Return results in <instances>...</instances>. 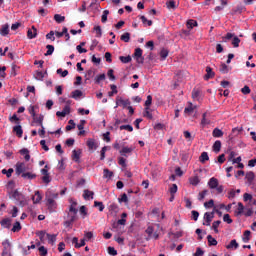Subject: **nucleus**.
<instances>
[{
	"instance_id": "1",
	"label": "nucleus",
	"mask_w": 256,
	"mask_h": 256,
	"mask_svg": "<svg viewBox=\"0 0 256 256\" xmlns=\"http://www.w3.org/2000/svg\"><path fill=\"white\" fill-rule=\"evenodd\" d=\"M69 203L71 204L69 206L66 221H64V227H66V229H71V227H73V223L77 220V213H79V210L77 209V201L70 199Z\"/></svg>"
},
{
	"instance_id": "2",
	"label": "nucleus",
	"mask_w": 256,
	"mask_h": 256,
	"mask_svg": "<svg viewBox=\"0 0 256 256\" xmlns=\"http://www.w3.org/2000/svg\"><path fill=\"white\" fill-rule=\"evenodd\" d=\"M55 199H59V193L53 191L46 192V205L49 211H55L57 209V202Z\"/></svg>"
},
{
	"instance_id": "3",
	"label": "nucleus",
	"mask_w": 256,
	"mask_h": 256,
	"mask_svg": "<svg viewBox=\"0 0 256 256\" xmlns=\"http://www.w3.org/2000/svg\"><path fill=\"white\" fill-rule=\"evenodd\" d=\"M12 197L20 203L21 207H25V205H27V202L25 201V196L21 194V192L14 190L12 192Z\"/></svg>"
},
{
	"instance_id": "4",
	"label": "nucleus",
	"mask_w": 256,
	"mask_h": 256,
	"mask_svg": "<svg viewBox=\"0 0 256 256\" xmlns=\"http://www.w3.org/2000/svg\"><path fill=\"white\" fill-rule=\"evenodd\" d=\"M42 181L46 185H49L51 181V175H49V165H45L43 169H41Z\"/></svg>"
},
{
	"instance_id": "5",
	"label": "nucleus",
	"mask_w": 256,
	"mask_h": 256,
	"mask_svg": "<svg viewBox=\"0 0 256 256\" xmlns=\"http://www.w3.org/2000/svg\"><path fill=\"white\" fill-rule=\"evenodd\" d=\"M215 217V211H212V212H206L204 214V221L203 222V225H206V227H209L211 225V221H213Z\"/></svg>"
},
{
	"instance_id": "6",
	"label": "nucleus",
	"mask_w": 256,
	"mask_h": 256,
	"mask_svg": "<svg viewBox=\"0 0 256 256\" xmlns=\"http://www.w3.org/2000/svg\"><path fill=\"white\" fill-rule=\"evenodd\" d=\"M4 249L2 252V256H11V243L6 240L2 243Z\"/></svg>"
},
{
	"instance_id": "7",
	"label": "nucleus",
	"mask_w": 256,
	"mask_h": 256,
	"mask_svg": "<svg viewBox=\"0 0 256 256\" xmlns=\"http://www.w3.org/2000/svg\"><path fill=\"white\" fill-rule=\"evenodd\" d=\"M27 171V167L25 166V163L18 162L16 164V175H23Z\"/></svg>"
},
{
	"instance_id": "8",
	"label": "nucleus",
	"mask_w": 256,
	"mask_h": 256,
	"mask_svg": "<svg viewBox=\"0 0 256 256\" xmlns=\"http://www.w3.org/2000/svg\"><path fill=\"white\" fill-rule=\"evenodd\" d=\"M244 213H245V206L243 205V203L238 202V206L234 211V214L236 215V217H241V215H244Z\"/></svg>"
},
{
	"instance_id": "9",
	"label": "nucleus",
	"mask_w": 256,
	"mask_h": 256,
	"mask_svg": "<svg viewBox=\"0 0 256 256\" xmlns=\"http://www.w3.org/2000/svg\"><path fill=\"white\" fill-rule=\"evenodd\" d=\"M119 105H122V107L125 109L128 105H131V101L129 99L124 100L123 98L117 97L116 98V107H119Z\"/></svg>"
},
{
	"instance_id": "10",
	"label": "nucleus",
	"mask_w": 256,
	"mask_h": 256,
	"mask_svg": "<svg viewBox=\"0 0 256 256\" xmlns=\"http://www.w3.org/2000/svg\"><path fill=\"white\" fill-rule=\"evenodd\" d=\"M69 113H71V106L66 105V106L63 108V111H58V112H56V116H57V117H65L66 115H69Z\"/></svg>"
},
{
	"instance_id": "11",
	"label": "nucleus",
	"mask_w": 256,
	"mask_h": 256,
	"mask_svg": "<svg viewBox=\"0 0 256 256\" xmlns=\"http://www.w3.org/2000/svg\"><path fill=\"white\" fill-rule=\"evenodd\" d=\"M33 119V123H36L37 125H39V127H43V120L45 119V116H43V114H40L39 116L35 115L34 117H32Z\"/></svg>"
},
{
	"instance_id": "12",
	"label": "nucleus",
	"mask_w": 256,
	"mask_h": 256,
	"mask_svg": "<svg viewBox=\"0 0 256 256\" xmlns=\"http://www.w3.org/2000/svg\"><path fill=\"white\" fill-rule=\"evenodd\" d=\"M208 187L210 189H217V187H219V180L215 177L210 178L208 181Z\"/></svg>"
},
{
	"instance_id": "13",
	"label": "nucleus",
	"mask_w": 256,
	"mask_h": 256,
	"mask_svg": "<svg viewBox=\"0 0 256 256\" xmlns=\"http://www.w3.org/2000/svg\"><path fill=\"white\" fill-rule=\"evenodd\" d=\"M215 77V72L210 66L206 67V75L204 76L205 81H209V79H213Z\"/></svg>"
},
{
	"instance_id": "14",
	"label": "nucleus",
	"mask_w": 256,
	"mask_h": 256,
	"mask_svg": "<svg viewBox=\"0 0 256 256\" xmlns=\"http://www.w3.org/2000/svg\"><path fill=\"white\" fill-rule=\"evenodd\" d=\"M72 243L75 245L76 249H80V247H85V239H81L79 243V238L74 237L72 239Z\"/></svg>"
},
{
	"instance_id": "15",
	"label": "nucleus",
	"mask_w": 256,
	"mask_h": 256,
	"mask_svg": "<svg viewBox=\"0 0 256 256\" xmlns=\"http://www.w3.org/2000/svg\"><path fill=\"white\" fill-rule=\"evenodd\" d=\"M81 153H82L81 149L72 151V159L73 161H75V163H79L81 159Z\"/></svg>"
},
{
	"instance_id": "16",
	"label": "nucleus",
	"mask_w": 256,
	"mask_h": 256,
	"mask_svg": "<svg viewBox=\"0 0 256 256\" xmlns=\"http://www.w3.org/2000/svg\"><path fill=\"white\" fill-rule=\"evenodd\" d=\"M27 37L28 39H35L37 37V28L35 26H32V29H28Z\"/></svg>"
},
{
	"instance_id": "17",
	"label": "nucleus",
	"mask_w": 256,
	"mask_h": 256,
	"mask_svg": "<svg viewBox=\"0 0 256 256\" xmlns=\"http://www.w3.org/2000/svg\"><path fill=\"white\" fill-rule=\"evenodd\" d=\"M21 177L23 179H29L31 181L33 179H37V174L32 173V172H24V173H22Z\"/></svg>"
},
{
	"instance_id": "18",
	"label": "nucleus",
	"mask_w": 256,
	"mask_h": 256,
	"mask_svg": "<svg viewBox=\"0 0 256 256\" xmlns=\"http://www.w3.org/2000/svg\"><path fill=\"white\" fill-rule=\"evenodd\" d=\"M94 195H95V192L90 191L88 189L84 190L83 197L85 201H89V199H93Z\"/></svg>"
},
{
	"instance_id": "19",
	"label": "nucleus",
	"mask_w": 256,
	"mask_h": 256,
	"mask_svg": "<svg viewBox=\"0 0 256 256\" xmlns=\"http://www.w3.org/2000/svg\"><path fill=\"white\" fill-rule=\"evenodd\" d=\"M0 35L2 37H7V35H9V24L2 25L0 28Z\"/></svg>"
},
{
	"instance_id": "20",
	"label": "nucleus",
	"mask_w": 256,
	"mask_h": 256,
	"mask_svg": "<svg viewBox=\"0 0 256 256\" xmlns=\"http://www.w3.org/2000/svg\"><path fill=\"white\" fill-rule=\"evenodd\" d=\"M13 133L19 138L23 137V127H21V125L14 126Z\"/></svg>"
},
{
	"instance_id": "21",
	"label": "nucleus",
	"mask_w": 256,
	"mask_h": 256,
	"mask_svg": "<svg viewBox=\"0 0 256 256\" xmlns=\"http://www.w3.org/2000/svg\"><path fill=\"white\" fill-rule=\"evenodd\" d=\"M133 149V147H123L120 150V155H122V157H127V154L133 153Z\"/></svg>"
},
{
	"instance_id": "22",
	"label": "nucleus",
	"mask_w": 256,
	"mask_h": 256,
	"mask_svg": "<svg viewBox=\"0 0 256 256\" xmlns=\"http://www.w3.org/2000/svg\"><path fill=\"white\" fill-rule=\"evenodd\" d=\"M20 155L24 156L25 161H30L31 155L29 154V149L23 148L20 150Z\"/></svg>"
},
{
	"instance_id": "23",
	"label": "nucleus",
	"mask_w": 256,
	"mask_h": 256,
	"mask_svg": "<svg viewBox=\"0 0 256 256\" xmlns=\"http://www.w3.org/2000/svg\"><path fill=\"white\" fill-rule=\"evenodd\" d=\"M41 199H43V196H41L39 191H36L35 195L32 196V201L34 204L41 203Z\"/></svg>"
},
{
	"instance_id": "24",
	"label": "nucleus",
	"mask_w": 256,
	"mask_h": 256,
	"mask_svg": "<svg viewBox=\"0 0 256 256\" xmlns=\"http://www.w3.org/2000/svg\"><path fill=\"white\" fill-rule=\"evenodd\" d=\"M212 149H213L214 153H219V151H221V141L216 140L212 146Z\"/></svg>"
},
{
	"instance_id": "25",
	"label": "nucleus",
	"mask_w": 256,
	"mask_h": 256,
	"mask_svg": "<svg viewBox=\"0 0 256 256\" xmlns=\"http://www.w3.org/2000/svg\"><path fill=\"white\" fill-rule=\"evenodd\" d=\"M110 89L111 91L108 92V97H113V95H117V93H119V91L117 90V85L115 84H111Z\"/></svg>"
},
{
	"instance_id": "26",
	"label": "nucleus",
	"mask_w": 256,
	"mask_h": 256,
	"mask_svg": "<svg viewBox=\"0 0 256 256\" xmlns=\"http://www.w3.org/2000/svg\"><path fill=\"white\" fill-rule=\"evenodd\" d=\"M226 249H239V243H237V240H231L229 245L226 246Z\"/></svg>"
},
{
	"instance_id": "27",
	"label": "nucleus",
	"mask_w": 256,
	"mask_h": 256,
	"mask_svg": "<svg viewBox=\"0 0 256 256\" xmlns=\"http://www.w3.org/2000/svg\"><path fill=\"white\" fill-rule=\"evenodd\" d=\"M207 240H208V245H209V247H215V246H217V239L213 238V236L208 235V236H207Z\"/></svg>"
},
{
	"instance_id": "28",
	"label": "nucleus",
	"mask_w": 256,
	"mask_h": 256,
	"mask_svg": "<svg viewBox=\"0 0 256 256\" xmlns=\"http://www.w3.org/2000/svg\"><path fill=\"white\" fill-rule=\"evenodd\" d=\"M120 39H121V41H124V43H129V41H131V33L126 32V33L122 34Z\"/></svg>"
},
{
	"instance_id": "29",
	"label": "nucleus",
	"mask_w": 256,
	"mask_h": 256,
	"mask_svg": "<svg viewBox=\"0 0 256 256\" xmlns=\"http://www.w3.org/2000/svg\"><path fill=\"white\" fill-rule=\"evenodd\" d=\"M15 172V170L13 168H10V169H3L2 170V175H6V177L8 179H10V177H12L13 173Z\"/></svg>"
},
{
	"instance_id": "30",
	"label": "nucleus",
	"mask_w": 256,
	"mask_h": 256,
	"mask_svg": "<svg viewBox=\"0 0 256 256\" xmlns=\"http://www.w3.org/2000/svg\"><path fill=\"white\" fill-rule=\"evenodd\" d=\"M1 225L2 227H5L6 229H9V227H11V219L10 218H5L3 220H1Z\"/></svg>"
},
{
	"instance_id": "31",
	"label": "nucleus",
	"mask_w": 256,
	"mask_h": 256,
	"mask_svg": "<svg viewBox=\"0 0 256 256\" xmlns=\"http://www.w3.org/2000/svg\"><path fill=\"white\" fill-rule=\"evenodd\" d=\"M190 185L197 186L198 183H201V179H199V176H193L189 178Z\"/></svg>"
},
{
	"instance_id": "32",
	"label": "nucleus",
	"mask_w": 256,
	"mask_h": 256,
	"mask_svg": "<svg viewBox=\"0 0 256 256\" xmlns=\"http://www.w3.org/2000/svg\"><path fill=\"white\" fill-rule=\"evenodd\" d=\"M200 163H205V161H209V154L207 152H202L199 157Z\"/></svg>"
},
{
	"instance_id": "33",
	"label": "nucleus",
	"mask_w": 256,
	"mask_h": 256,
	"mask_svg": "<svg viewBox=\"0 0 256 256\" xmlns=\"http://www.w3.org/2000/svg\"><path fill=\"white\" fill-rule=\"evenodd\" d=\"M220 225H221V220H217L212 223V229H213L214 233H219Z\"/></svg>"
},
{
	"instance_id": "34",
	"label": "nucleus",
	"mask_w": 256,
	"mask_h": 256,
	"mask_svg": "<svg viewBox=\"0 0 256 256\" xmlns=\"http://www.w3.org/2000/svg\"><path fill=\"white\" fill-rule=\"evenodd\" d=\"M46 237L48 239V243H50L51 245H53V243L57 241V235L55 234H46Z\"/></svg>"
},
{
	"instance_id": "35",
	"label": "nucleus",
	"mask_w": 256,
	"mask_h": 256,
	"mask_svg": "<svg viewBox=\"0 0 256 256\" xmlns=\"http://www.w3.org/2000/svg\"><path fill=\"white\" fill-rule=\"evenodd\" d=\"M245 178L247 179L248 183H253V179H255V173L252 171L247 172Z\"/></svg>"
},
{
	"instance_id": "36",
	"label": "nucleus",
	"mask_w": 256,
	"mask_h": 256,
	"mask_svg": "<svg viewBox=\"0 0 256 256\" xmlns=\"http://www.w3.org/2000/svg\"><path fill=\"white\" fill-rule=\"evenodd\" d=\"M200 96H201V90L200 89H194L192 91V99H196V101H199Z\"/></svg>"
},
{
	"instance_id": "37",
	"label": "nucleus",
	"mask_w": 256,
	"mask_h": 256,
	"mask_svg": "<svg viewBox=\"0 0 256 256\" xmlns=\"http://www.w3.org/2000/svg\"><path fill=\"white\" fill-rule=\"evenodd\" d=\"M93 29L97 38H101L103 36V30L101 29V26H95Z\"/></svg>"
},
{
	"instance_id": "38",
	"label": "nucleus",
	"mask_w": 256,
	"mask_h": 256,
	"mask_svg": "<svg viewBox=\"0 0 256 256\" xmlns=\"http://www.w3.org/2000/svg\"><path fill=\"white\" fill-rule=\"evenodd\" d=\"M104 175V179H111V177H113V171H110L109 169L105 168L103 171Z\"/></svg>"
},
{
	"instance_id": "39",
	"label": "nucleus",
	"mask_w": 256,
	"mask_h": 256,
	"mask_svg": "<svg viewBox=\"0 0 256 256\" xmlns=\"http://www.w3.org/2000/svg\"><path fill=\"white\" fill-rule=\"evenodd\" d=\"M12 231L13 233H19V231H21V223L19 221L14 223Z\"/></svg>"
},
{
	"instance_id": "40",
	"label": "nucleus",
	"mask_w": 256,
	"mask_h": 256,
	"mask_svg": "<svg viewBox=\"0 0 256 256\" xmlns=\"http://www.w3.org/2000/svg\"><path fill=\"white\" fill-rule=\"evenodd\" d=\"M213 137L219 138L223 137V132L219 128H215L212 132Z\"/></svg>"
},
{
	"instance_id": "41",
	"label": "nucleus",
	"mask_w": 256,
	"mask_h": 256,
	"mask_svg": "<svg viewBox=\"0 0 256 256\" xmlns=\"http://www.w3.org/2000/svg\"><path fill=\"white\" fill-rule=\"evenodd\" d=\"M105 79H106L105 74L97 75V76L95 77V83H96V85H99V84L101 83V81H105Z\"/></svg>"
},
{
	"instance_id": "42",
	"label": "nucleus",
	"mask_w": 256,
	"mask_h": 256,
	"mask_svg": "<svg viewBox=\"0 0 256 256\" xmlns=\"http://www.w3.org/2000/svg\"><path fill=\"white\" fill-rule=\"evenodd\" d=\"M87 147H88V149H90V150L97 149V146L95 145V140H93V139H88V141H87Z\"/></svg>"
},
{
	"instance_id": "43",
	"label": "nucleus",
	"mask_w": 256,
	"mask_h": 256,
	"mask_svg": "<svg viewBox=\"0 0 256 256\" xmlns=\"http://www.w3.org/2000/svg\"><path fill=\"white\" fill-rule=\"evenodd\" d=\"M197 109V106H193V103H189V106L185 108L184 113H193Z\"/></svg>"
},
{
	"instance_id": "44",
	"label": "nucleus",
	"mask_w": 256,
	"mask_h": 256,
	"mask_svg": "<svg viewBox=\"0 0 256 256\" xmlns=\"http://www.w3.org/2000/svg\"><path fill=\"white\" fill-rule=\"evenodd\" d=\"M250 237H251V231L249 230L244 231L243 242L249 243V240L251 239Z\"/></svg>"
},
{
	"instance_id": "45",
	"label": "nucleus",
	"mask_w": 256,
	"mask_h": 256,
	"mask_svg": "<svg viewBox=\"0 0 256 256\" xmlns=\"http://www.w3.org/2000/svg\"><path fill=\"white\" fill-rule=\"evenodd\" d=\"M140 19H141L143 25H148V27H151V25H153V21L148 20L147 17H145V16H140Z\"/></svg>"
},
{
	"instance_id": "46",
	"label": "nucleus",
	"mask_w": 256,
	"mask_h": 256,
	"mask_svg": "<svg viewBox=\"0 0 256 256\" xmlns=\"http://www.w3.org/2000/svg\"><path fill=\"white\" fill-rule=\"evenodd\" d=\"M86 79H93L95 77V69H89L85 75Z\"/></svg>"
},
{
	"instance_id": "47",
	"label": "nucleus",
	"mask_w": 256,
	"mask_h": 256,
	"mask_svg": "<svg viewBox=\"0 0 256 256\" xmlns=\"http://www.w3.org/2000/svg\"><path fill=\"white\" fill-rule=\"evenodd\" d=\"M197 20L190 19L187 21L188 29H193V27H197Z\"/></svg>"
},
{
	"instance_id": "48",
	"label": "nucleus",
	"mask_w": 256,
	"mask_h": 256,
	"mask_svg": "<svg viewBox=\"0 0 256 256\" xmlns=\"http://www.w3.org/2000/svg\"><path fill=\"white\" fill-rule=\"evenodd\" d=\"M209 123H210V121L207 120V112H205L202 115L201 125H202V127H205V125H209Z\"/></svg>"
},
{
	"instance_id": "49",
	"label": "nucleus",
	"mask_w": 256,
	"mask_h": 256,
	"mask_svg": "<svg viewBox=\"0 0 256 256\" xmlns=\"http://www.w3.org/2000/svg\"><path fill=\"white\" fill-rule=\"evenodd\" d=\"M152 103H153V96L148 95L145 101V108H151Z\"/></svg>"
},
{
	"instance_id": "50",
	"label": "nucleus",
	"mask_w": 256,
	"mask_h": 256,
	"mask_svg": "<svg viewBox=\"0 0 256 256\" xmlns=\"http://www.w3.org/2000/svg\"><path fill=\"white\" fill-rule=\"evenodd\" d=\"M37 237H39L41 243H45V231H38L36 232Z\"/></svg>"
},
{
	"instance_id": "51",
	"label": "nucleus",
	"mask_w": 256,
	"mask_h": 256,
	"mask_svg": "<svg viewBox=\"0 0 256 256\" xmlns=\"http://www.w3.org/2000/svg\"><path fill=\"white\" fill-rule=\"evenodd\" d=\"M144 117L147 119H153V114L151 113V108H145Z\"/></svg>"
},
{
	"instance_id": "52",
	"label": "nucleus",
	"mask_w": 256,
	"mask_h": 256,
	"mask_svg": "<svg viewBox=\"0 0 256 256\" xmlns=\"http://www.w3.org/2000/svg\"><path fill=\"white\" fill-rule=\"evenodd\" d=\"M54 20L56 21V23H63V21H65V16H61L60 14H55Z\"/></svg>"
},
{
	"instance_id": "53",
	"label": "nucleus",
	"mask_w": 256,
	"mask_h": 256,
	"mask_svg": "<svg viewBox=\"0 0 256 256\" xmlns=\"http://www.w3.org/2000/svg\"><path fill=\"white\" fill-rule=\"evenodd\" d=\"M47 52L45 53L46 56L53 55V51H55V47L53 45L46 46Z\"/></svg>"
},
{
	"instance_id": "54",
	"label": "nucleus",
	"mask_w": 256,
	"mask_h": 256,
	"mask_svg": "<svg viewBox=\"0 0 256 256\" xmlns=\"http://www.w3.org/2000/svg\"><path fill=\"white\" fill-rule=\"evenodd\" d=\"M83 95V92L81 90H75L72 92V99H79Z\"/></svg>"
},
{
	"instance_id": "55",
	"label": "nucleus",
	"mask_w": 256,
	"mask_h": 256,
	"mask_svg": "<svg viewBox=\"0 0 256 256\" xmlns=\"http://www.w3.org/2000/svg\"><path fill=\"white\" fill-rule=\"evenodd\" d=\"M119 60L121 63H131V56H120Z\"/></svg>"
},
{
	"instance_id": "56",
	"label": "nucleus",
	"mask_w": 256,
	"mask_h": 256,
	"mask_svg": "<svg viewBox=\"0 0 256 256\" xmlns=\"http://www.w3.org/2000/svg\"><path fill=\"white\" fill-rule=\"evenodd\" d=\"M167 9H177V6L175 5L174 0H170L166 2Z\"/></svg>"
},
{
	"instance_id": "57",
	"label": "nucleus",
	"mask_w": 256,
	"mask_h": 256,
	"mask_svg": "<svg viewBox=\"0 0 256 256\" xmlns=\"http://www.w3.org/2000/svg\"><path fill=\"white\" fill-rule=\"evenodd\" d=\"M239 43H241V39H239V37L237 36H234L232 40L233 47L235 48L239 47Z\"/></svg>"
},
{
	"instance_id": "58",
	"label": "nucleus",
	"mask_w": 256,
	"mask_h": 256,
	"mask_svg": "<svg viewBox=\"0 0 256 256\" xmlns=\"http://www.w3.org/2000/svg\"><path fill=\"white\" fill-rule=\"evenodd\" d=\"M129 131V133L133 132V126L131 125H122L120 126V131Z\"/></svg>"
},
{
	"instance_id": "59",
	"label": "nucleus",
	"mask_w": 256,
	"mask_h": 256,
	"mask_svg": "<svg viewBox=\"0 0 256 256\" xmlns=\"http://www.w3.org/2000/svg\"><path fill=\"white\" fill-rule=\"evenodd\" d=\"M94 207H98L99 211L102 212L105 209V205H103V202L95 201Z\"/></svg>"
},
{
	"instance_id": "60",
	"label": "nucleus",
	"mask_w": 256,
	"mask_h": 256,
	"mask_svg": "<svg viewBox=\"0 0 256 256\" xmlns=\"http://www.w3.org/2000/svg\"><path fill=\"white\" fill-rule=\"evenodd\" d=\"M68 123L69 125L66 126V131H71L75 129V121L69 120Z\"/></svg>"
},
{
	"instance_id": "61",
	"label": "nucleus",
	"mask_w": 256,
	"mask_h": 256,
	"mask_svg": "<svg viewBox=\"0 0 256 256\" xmlns=\"http://www.w3.org/2000/svg\"><path fill=\"white\" fill-rule=\"evenodd\" d=\"M118 165L121 167H127V160L123 157L118 158Z\"/></svg>"
},
{
	"instance_id": "62",
	"label": "nucleus",
	"mask_w": 256,
	"mask_h": 256,
	"mask_svg": "<svg viewBox=\"0 0 256 256\" xmlns=\"http://www.w3.org/2000/svg\"><path fill=\"white\" fill-rule=\"evenodd\" d=\"M38 251L41 256H47L48 251H47V248H45V246H40L38 248Z\"/></svg>"
},
{
	"instance_id": "63",
	"label": "nucleus",
	"mask_w": 256,
	"mask_h": 256,
	"mask_svg": "<svg viewBox=\"0 0 256 256\" xmlns=\"http://www.w3.org/2000/svg\"><path fill=\"white\" fill-rule=\"evenodd\" d=\"M220 72L221 73H229V66H227V64H225V63L221 64Z\"/></svg>"
},
{
	"instance_id": "64",
	"label": "nucleus",
	"mask_w": 256,
	"mask_h": 256,
	"mask_svg": "<svg viewBox=\"0 0 256 256\" xmlns=\"http://www.w3.org/2000/svg\"><path fill=\"white\" fill-rule=\"evenodd\" d=\"M109 15V10H104L101 18L102 23H107V16Z\"/></svg>"
}]
</instances>
